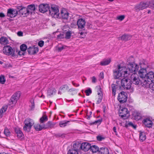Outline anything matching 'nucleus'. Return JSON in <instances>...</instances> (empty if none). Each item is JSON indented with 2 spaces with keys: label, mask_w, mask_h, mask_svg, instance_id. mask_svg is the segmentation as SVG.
<instances>
[{
  "label": "nucleus",
  "mask_w": 154,
  "mask_h": 154,
  "mask_svg": "<svg viewBox=\"0 0 154 154\" xmlns=\"http://www.w3.org/2000/svg\"><path fill=\"white\" fill-rule=\"evenodd\" d=\"M127 64L128 68L122 66L120 64L117 65V68L113 70V75L115 79H119L121 77H126L130 75V72H135L138 70L139 66L134 62L128 61Z\"/></svg>",
  "instance_id": "f257e3e1"
},
{
  "label": "nucleus",
  "mask_w": 154,
  "mask_h": 154,
  "mask_svg": "<svg viewBox=\"0 0 154 154\" xmlns=\"http://www.w3.org/2000/svg\"><path fill=\"white\" fill-rule=\"evenodd\" d=\"M48 12L49 14L52 17L57 18L59 17L60 13L58 7L56 5H51V8H50V9L48 10Z\"/></svg>",
  "instance_id": "f03ea898"
},
{
  "label": "nucleus",
  "mask_w": 154,
  "mask_h": 154,
  "mask_svg": "<svg viewBox=\"0 0 154 154\" xmlns=\"http://www.w3.org/2000/svg\"><path fill=\"white\" fill-rule=\"evenodd\" d=\"M24 122L25 125L23 127L24 130L29 132L32 127L34 124L33 121L30 119L27 118L25 120Z\"/></svg>",
  "instance_id": "7ed1b4c3"
},
{
  "label": "nucleus",
  "mask_w": 154,
  "mask_h": 154,
  "mask_svg": "<svg viewBox=\"0 0 154 154\" xmlns=\"http://www.w3.org/2000/svg\"><path fill=\"white\" fill-rule=\"evenodd\" d=\"M121 80V85L122 87L126 90L129 89L131 86L132 82L130 79L124 77Z\"/></svg>",
  "instance_id": "20e7f679"
},
{
  "label": "nucleus",
  "mask_w": 154,
  "mask_h": 154,
  "mask_svg": "<svg viewBox=\"0 0 154 154\" xmlns=\"http://www.w3.org/2000/svg\"><path fill=\"white\" fill-rule=\"evenodd\" d=\"M137 70L135 72H134V73L131 75L130 80L132 83H133L136 85H139L140 83V79L138 75L135 73L137 72Z\"/></svg>",
  "instance_id": "39448f33"
},
{
  "label": "nucleus",
  "mask_w": 154,
  "mask_h": 154,
  "mask_svg": "<svg viewBox=\"0 0 154 154\" xmlns=\"http://www.w3.org/2000/svg\"><path fill=\"white\" fill-rule=\"evenodd\" d=\"M127 98L128 96L126 92L122 91L119 94L118 100L121 103H124L126 102Z\"/></svg>",
  "instance_id": "423d86ee"
},
{
  "label": "nucleus",
  "mask_w": 154,
  "mask_h": 154,
  "mask_svg": "<svg viewBox=\"0 0 154 154\" xmlns=\"http://www.w3.org/2000/svg\"><path fill=\"white\" fill-rule=\"evenodd\" d=\"M21 93L18 91L16 92L12 96L9 101V105L15 104L17 102V100L18 99L20 96Z\"/></svg>",
  "instance_id": "0eeeda50"
},
{
  "label": "nucleus",
  "mask_w": 154,
  "mask_h": 154,
  "mask_svg": "<svg viewBox=\"0 0 154 154\" xmlns=\"http://www.w3.org/2000/svg\"><path fill=\"white\" fill-rule=\"evenodd\" d=\"M3 53L7 55H14V51L10 46L7 45L3 48Z\"/></svg>",
  "instance_id": "6e6552de"
},
{
  "label": "nucleus",
  "mask_w": 154,
  "mask_h": 154,
  "mask_svg": "<svg viewBox=\"0 0 154 154\" xmlns=\"http://www.w3.org/2000/svg\"><path fill=\"white\" fill-rule=\"evenodd\" d=\"M119 115L124 119H128L129 115V111L126 108H122L119 111Z\"/></svg>",
  "instance_id": "1a4fd4ad"
},
{
  "label": "nucleus",
  "mask_w": 154,
  "mask_h": 154,
  "mask_svg": "<svg viewBox=\"0 0 154 154\" xmlns=\"http://www.w3.org/2000/svg\"><path fill=\"white\" fill-rule=\"evenodd\" d=\"M39 11L42 13H45L48 12L50 9V7L48 4H42L39 6Z\"/></svg>",
  "instance_id": "9d476101"
},
{
  "label": "nucleus",
  "mask_w": 154,
  "mask_h": 154,
  "mask_svg": "<svg viewBox=\"0 0 154 154\" xmlns=\"http://www.w3.org/2000/svg\"><path fill=\"white\" fill-rule=\"evenodd\" d=\"M18 14V11L16 10L10 8L8 10L7 15V16L11 17H15Z\"/></svg>",
  "instance_id": "9b49d317"
},
{
  "label": "nucleus",
  "mask_w": 154,
  "mask_h": 154,
  "mask_svg": "<svg viewBox=\"0 0 154 154\" xmlns=\"http://www.w3.org/2000/svg\"><path fill=\"white\" fill-rule=\"evenodd\" d=\"M77 24L79 29L85 30V22L82 19H79L77 21Z\"/></svg>",
  "instance_id": "f8f14e48"
},
{
  "label": "nucleus",
  "mask_w": 154,
  "mask_h": 154,
  "mask_svg": "<svg viewBox=\"0 0 154 154\" xmlns=\"http://www.w3.org/2000/svg\"><path fill=\"white\" fill-rule=\"evenodd\" d=\"M69 14L65 8L62 9L60 15L62 18L67 20L69 17Z\"/></svg>",
  "instance_id": "ddd939ff"
},
{
  "label": "nucleus",
  "mask_w": 154,
  "mask_h": 154,
  "mask_svg": "<svg viewBox=\"0 0 154 154\" xmlns=\"http://www.w3.org/2000/svg\"><path fill=\"white\" fill-rule=\"evenodd\" d=\"M149 6V5L146 3L141 2L139 4L136 5L135 8L137 10H140L144 9Z\"/></svg>",
  "instance_id": "4468645a"
},
{
  "label": "nucleus",
  "mask_w": 154,
  "mask_h": 154,
  "mask_svg": "<svg viewBox=\"0 0 154 154\" xmlns=\"http://www.w3.org/2000/svg\"><path fill=\"white\" fill-rule=\"evenodd\" d=\"M145 79L147 80V81L151 82L154 81V73L152 71L147 73Z\"/></svg>",
  "instance_id": "2eb2a0df"
},
{
  "label": "nucleus",
  "mask_w": 154,
  "mask_h": 154,
  "mask_svg": "<svg viewBox=\"0 0 154 154\" xmlns=\"http://www.w3.org/2000/svg\"><path fill=\"white\" fill-rule=\"evenodd\" d=\"M90 148L91 144L88 143H83L81 144L80 149L85 151H88Z\"/></svg>",
  "instance_id": "dca6fc26"
},
{
  "label": "nucleus",
  "mask_w": 154,
  "mask_h": 154,
  "mask_svg": "<svg viewBox=\"0 0 154 154\" xmlns=\"http://www.w3.org/2000/svg\"><path fill=\"white\" fill-rule=\"evenodd\" d=\"M147 73L146 69L143 68L140 69L138 72V75L140 79L145 78Z\"/></svg>",
  "instance_id": "f3484780"
},
{
  "label": "nucleus",
  "mask_w": 154,
  "mask_h": 154,
  "mask_svg": "<svg viewBox=\"0 0 154 154\" xmlns=\"http://www.w3.org/2000/svg\"><path fill=\"white\" fill-rule=\"evenodd\" d=\"M38 51L37 47H29L27 49V51L30 54H34L37 53Z\"/></svg>",
  "instance_id": "a211bd4d"
},
{
  "label": "nucleus",
  "mask_w": 154,
  "mask_h": 154,
  "mask_svg": "<svg viewBox=\"0 0 154 154\" xmlns=\"http://www.w3.org/2000/svg\"><path fill=\"white\" fill-rule=\"evenodd\" d=\"M27 8H22L19 10L20 15L27 16L29 14Z\"/></svg>",
  "instance_id": "6ab92c4d"
},
{
  "label": "nucleus",
  "mask_w": 154,
  "mask_h": 154,
  "mask_svg": "<svg viewBox=\"0 0 154 154\" xmlns=\"http://www.w3.org/2000/svg\"><path fill=\"white\" fill-rule=\"evenodd\" d=\"M149 82L147 81V80L145 78L140 79V83L139 85H141L142 87L147 88L149 87Z\"/></svg>",
  "instance_id": "aec40b11"
},
{
  "label": "nucleus",
  "mask_w": 154,
  "mask_h": 154,
  "mask_svg": "<svg viewBox=\"0 0 154 154\" xmlns=\"http://www.w3.org/2000/svg\"><path fill=\"white\" fill-rule=\"evenodd\" d=\"M28 9V11H29L28 12L29 14L30 13L31 14H32L33 13H34V12L35 11V5H31L28 6L27 8Z\"/></svg>",
  "instance_id": "412c9836"
},
{
  "label": "nucleus",
  "mask_w": 154,
  "mask_h": 154,
  "mask_svg": "<svg viewBox=\"0 0 154 154\" xmlns=\"http://www.w3.org/2000/svg\"><path fill=\"white\" fill-rule=\"evenodd\" d=\"M35 129L37 131H41L43 129H45V125L42 124H37L34 126Z\"/></svg>",
  "instance_id": "4be33fe9"
},
{
  "label": "nucleus",
  "mask_w": 154,
  "mask_h": 154,
  "mask_svg": "<svg viewBox=\"0 0 154 154\" xmlns=\"http://www.w3.org/2000/svg\"><path fill=\"white\" fill-rule=\"evenodd\" d=\"M111 61L110 58L104 59L100 62V64L101 66H106L109 64Z\"/></svg>",
  "instance_id": "5701e85b"
},
{
  "label": "nucleus",
  "mask_w": 154,
  "mask_h": 154,
  "mask_svg": "<svg viewBox=\"0 0 154 154\" xmlns=\"http://www.w3.org/2000/svg\"><path fill=\"white\" fill-rule=\"evenodd\" d=\"M98 153V154H108L109 150L106 148L102 147L99 149Z\"/></svg>",
  "instance_id": "b1692460"
},
{
  "label": "nucleus",
  "mask_w": 154,
  "mask_h": 154,
  "mask_svg": "<svg viewBox=\"0 0 154 154\" xmlns=\"http://www.w3.org/2000/svg\"><path fill=\"white\" fill-rule=\"evenodd\" d=\"M56 90L53 88H48L47 91V94L48 96H51L55 94Z\"/></svg>",
  "instance_id": "393cba45"
},
{
  "label": "nucleus",
  "mask_w": 154,
  "mask_h": 154,
  "mask_svg": "<svg viewBox=\"0 0 154 154\" xmlns=\"http://www.w3.org/2000/svg\"><path fill=\"white\" fill-rule=\"evenodd\" d=\"M0 43L1 45H5L8 44V38L4 37H2L0 39Z\"/></svg>",
  "instance_id": "a878e982"
},
{
  "label": "nucleus",
  "mask_w": 154,
  "mask_h": 154,
  "mask_svg": "<svg viewBox=\"0 0 154 154\" xmlns=\"http://www.w3.org/2000/svg\"><path fill=\"white\" fill-rule=\"evenodd\" d=\"M144 123L147 127H151L152 125V122L149 119H146L144 120Z\"/></svg>",
  "instance_id": "bb28decb"
},
{
  "label": "nucleus",
  "mask_w": 154,
  "mask_h": 154,
  "mask_svg": "<svg viewBox=\"0 0 154 154\" xmlns=\"http://www.w3.org/2000/svg\"><path fill=\"white\" fill-rule=\"evenodd\" d=\"M81 144H80L79 143H74L72 146L73 148V149H71V150H74L78 152V149L80 148V146Z\"/></svg>",
  "instance_id": "cd10ccee"
},
{
  "label": "nucleus",
  "mask_w": 154,
  "mask_h": 154,
  "mask_svg": "<svg viewBox=\"0 0 154 154\" xmlns=\"http://www.w3.org/2000/svg\"><path fill=\"white\" fill-rule=\"evenodd\" d=\"M90 149L93 153L96 152L97 151L99 152V148L95 145H93L92 146L91 145V148Z\"/></svg>",
  "instance_id": "c85d7f7f"
},
{
  "label": "nucleus",
  "mask_w": 154,
  "mask_h": 154,
  "mask_svg": "<svg viewBox=\"0 0 154 154\" xmlns=\"http://www.w3.org/2000/svg\"><path fill=\"white\" fill-rule=\"evenodd\" d=\"M55 125V124L53 123L52 122L49 121L45 125V129L49 128H51L53 127Z\"/></svg>",
  "instance_id": "c756f323"
},
{
  "label": "nucleus",
  "mask_w": 154,
  "mask_h": 154,
  "mask_svg": "<svg viewBox=\"0 0 154 154\" xmlns=\"http://www.w3.org/2000/svg\"><path fill=\"white\" fill-rule=\"evenodd\" d=\"M112 88V94L114 96H115L116 94V89L117 88V86L116 84H112L111 85Z\"/></svg>",
  "instance_id": "7c9ffc66"
},
{
  "label": "nucleus",
  "mask_w": 154,
  "mask_h": 154,
  "mask_svg": "<svg viewBox=\"0 0 154 154\" xmlns=\"http://www.w3.org/2000/svg\"><path fill=\"white\" fill-rule=\"evenodd\" d=\"M8 107L7 105H5L0 110V118L2 117V114L6 112Z\"/></svg>",
  "instance_id": "2f4dec72"
},
{
  "label": "nucleus",
  "mask_w": 154,
  "mask_h": 154,
  "mask_svg": "<svg viewBox=\"0 0 154 154\" xmlns=\"http://www.w3.org/2000/svg\"><path fill=\"white\" fill-rule=\"evenodd\" d=\"M140 140V141L143 142L146 139V136L145 134L143 132L140 133L139 135Z\"/></svg>",
  "instance_id": "473e14b6"
},
{
  "label": "nucleus",
  "mask_w": 154,
  "mask_h": 154,
  "mask_svg": "<svg viewBox=\"0 0 154 154\" xmlns=\"http://www.w3.org/2000/svg\"><path fill=\"white\" fill-rule=\"evenodd\" d=\"M69 122V121H61L59 122V125L60 127H64L66 126L68 123Z\"/></svg>",
  "instance_id": "72a5a7b5"
},
{
  "label": "nucleus",
  "mask_w": 154,
  "mask_h": 154,
  "mask_svg": "<svg viewBox=\"0 0 154 154\" xmlns=\"http://www.w3.org/2000/svg\"><path fill=\"white\" fill-rule=\"evenodd\" d=\"M121 39L126 41L129 40L131 38V36L128 35H124L121 37Z\"/></svg>",
  "instance_id": "f704fd0d"
},
{
  "label": "nucleus",
  "mask_w": 154,
  "mask_h": 154,
  "mask_svg": "<svg viewBox=\"0 0 154 154\" xmlns=\"http://www.w3.org/2000/svg\"><path fill=\"white\" fill-rule=\"evenodd\" d=\"M128 126H131L134 129H136V126L134 125L133 123L131 122H126L125 125V127L126 128H127Z\"/></svg>",
  "instance_id": "c9c22d12"
},
{
  "label": "nucleus",
  "mask_w": 154,
  "mask_h": 154,
  "mask_svg": "<svg viewBox=\"0 0 154 154\" xmlns=\"http://www.w3.org/2000/svg\"><path fill=\"white\" fill-rule=\"evenodd\" d=\"M48 120L47 116H43L40 119V122L41 124L43 123L44 122L47 121Z\"/></svg>",
  "instance_id": "e433bc0d"
},
{
  "label": "nucleus",
  "mask_w": 154,
  "mask_h": 154,
  "mask_svg": "<svg viewBox=\"0 0 154 154\" xmlns=\"http://www.w3.org/2000/svg\"><path fill=\"white\" fill-rule=\"evenodd\" d=\"M72 32L70 31H69L65 33V37L67 39L70 38L71 34H72Z\"/></svg>",
  "instance_id": "4c0bfd02"
},
{
  "label": "nucleus",
  "mask_w": 154,
  "mask_h": 154,
  "mask_svg": "<svg viewBox=\"0 0 154 154\" xmlns=\"http://www.w3.org/2000/svg\"><path fill=\"white\" fill-rule=\"evenodd\" d=\"M20 48L21 51H25L27 48V46L26 45L23 44L20 46Z\"/></svg>",
  "instance_id": "58836bf2"
},
{
  "label": "nucleus",
  "mask_w": 154,
  "mask_h": 154,
  "mask_svg": "<svg viewBox=\"0 0 154 154\" xmlns=\"http://www.w3.org/2000/svg\"><path fill=\"white\" fill-rule=\"evenodd\" d=\"M4 134L7 137H8L10 136L11 133L8 128H5L4 130Z\"/></svg>",
  "instance_id": "ea45409f"
},
{
  "label": "nucleus",
  "mask_w": 154,
  "mask_h": 154,
  "mask_svg": "<svg viewBox=\"0 0 154 154\" xmlns=\"http://www.w3.org/2000/svg\"><path fill=\"white\" fill-rule=\"evenodd\" d=\"M149 6L150 8L154 9V0H152L149 3Z\"/></svg>",
  "instance_id": "a19ab883"
},
{
  "label": "nucleus",
  "mask_w": 154,
  "mask_h": 154,
  "mask_svg": "<svg viewBox=\"0 0 154 154\" xmlns=\"http://www.w3.org/2000/svg\"><path fill=\"white\" fill-rule=\"evenodd\" d=\"M69 89V87L67 85H64L61 87L59 90H68Z\"/></svg>",
  "instance_id": "79ce46f5"
},
{
  "label": "nucleus",
  "mask_w": 154,
  "mask_h": 154,
  "mask_svg": "<svg viewBox=\"0 0 154 154\" xmlns=\"http://www.w3.org/2000/svg\"><path fill=\"white\" fill-rule=\"evenodd\" d=\"M5 82V77L2 75L0 76V83L2 84H4Z\"/></svg>",
  "instance_id": "37998d69"
},
{
  "label": "nucleus",
  "mask_w": 154,
  "mask_h": 154,
  "mask_svg": "<svg viewBox=\"0 0 154 154\" xmlns=\"http://www.w3.org/2000/svg\"><path fill=\"white\" fill-rule=\"evenodd\" d=\"M67 154H78V152L74 150H69Z\"/></svg>",
  "instance_id": "c03bdc74"
},
{
  "label": "nucleus",
  "mask_w": 154,
  "mask_h": 154,
  "mask_svg": "<svg viewBox=\"0 0 154 154\" xmlns=\"http://www.w3.org/2000/svg\"><path fill=\"white\" fill-rule=\"evenodd\" d=\"M148 87L152 91V92H154V82L150 83Z\"/></svg>",
  "instance_id": "a18cd8bd"
},
{
  "label": "nucleus",
  "mask_w": 154,
  "mask_h": 154,
  "mask_svg": "<svg viewBox=\"0 0 154 154\" xmlns=\"http://www.w3.org/2000/svg\"><path fill=\"white\" fill-rule=\"evenodd\" d=\"M102 122V119H99L95 121L94 122L92 123L93 124H97V125H100Z\"/></svg>",
  "instance_id": "49530a36"
},
{
  "label": "nucleus",
  "mask_w": 154,
  "mask_h": 154,
  "mask_svg": "<svg viewBox=\"0 0 154 154\" xmlns=\"http://www.w3.org/2000/svg\"><path fill=\"white\" fill-rule=\"evenodd\" d=\"M65 134H61L60 133H58L55 135V136L57 137H64Z\"/></svg>",
  "instance_id": "de8ad7c7"
},
{
  "label": "nucleus",
  "mask_w": 154,
  "mask_h": 154,
  "mask_svg": "<svg viewBox=\"0 0 154 154\" xmlns=\"http://www.w3.org/2000/svg\"><path fill=\"white\" fill-rule=\"evenodd\" d=\"M102 97H103L102 96H99L96 102V104H98L101 102L102 99Z\"/></svg>",
  "instance_id": "09e8293b"
},
{
  "label": "nucleus",
  "mask_w": 154,
  "mask_h": 154,
  "mask_svg": "<svg viewBox=\"0 0 154 154\" xmlns=\"http://www.w3.org/2000/svg\"><path fill=\"white\" fill-rule=\"evenodd\" d=\"M85 93L86 95L87 96H89L90 94L92 93V91L90 88H88V89L85 91Z\"/></svg>",
  "instance_id": "8fccbe9b"
},
{
  "label": "nucleus",
  "mask_w": 154,
  "mask_h": 154,
  "mask_svg": "<svg viewBox=\"0 0 154 154\" xmlns=\"http://www.w3.org/2000/svg\"><path fill=\"white\" fill-rule=\"evenodd\" d=\"M16 51L17 52H18V53L19 55L20 56L23 55L25 54V52L24 51H18L17 50Z\"/></svg>",
  "instance_id": "3c124183"
},
{
  "label": "nucleus",
  "mask_w": 154,
  "mask_h": 154,
  "mask_svg": "<svg viewBox=\"0 0 154 154\" xmlns=\"http://www.w3.org/2000/svg\"><path fill=\"white\" fill-rule=\"evenodd\" d=\"M65 36L63 34H60L57 36V38L58 39H61L64 38Z\"/></svg>",
  "instance_id": "603ef678"
},
{
  "label": "nucleus",
  "mask_w": 154,
  "mask_h": 154,
  "mask_svg": "<svg viewBox=\"0 0 154 154\" xmlns=\"http://www.w3.org/2000/svg\"><path fill=\"white\" fill-rule=\"evenodd\" d=\"M125 16L124 15H121L117 17V19L121 21L123 20Z\"/></svg>",
  "instance_id": "864d4df0"
},
{
  "label": "nucleus",
  "mask_w": 154,
  "mask_h": 154,
  "mask_svg": "<svg viewBox=\"0 0 154 154\" xmlns=\"http://www.w3.org/2000/svg\"><path fill=\"white\" fill-rule=\"evenodd\" d=\"M79 36H82L81 37L83 38L85 36L86 33L85 32H81L79 33Z\"/></svg>",
  "instance_id": "5fc2aeb1"
},
{
  "label": "nucleus",
  "mask_w": 154,
  "mask_h": 154,
  "mask_svg": "<svg viewBox=\"0 0 154 154\" xmlns=\"http://www.w3.org/2000/svg\"><path fill=\"white\" fill-rule=\"evenodd\" d=\"M44 42L42 40L38 42V45L40 47H42L44 44Z\"/></svg>",
  "instance_id": "6e6d98bb"
},
{
  "label": "nucleus",
  "mask_w": 154,
  "mask_h": 154,
  "mask_svg": "<svg viewBox=\"0 0 154 154\" xmlns=\"http://www.w3.org/2000/svg\"><path fill=\"white\" fill-rule=\"evenodd\" d=\"M15 132L17 134V135L20 132H22L20 129L19 128H16L15 129Z\"/></svg>",
  "instance_id": "4d7b16f0"
},
{
  "label": "nucleus",
  "mask_w": 154,
  "mask_h": 154,
  "mask_svg": "<svg viewBox=\"0 0 154 154\" xmlns=\"http://www.w3.org/2000/svg\"><path fill=\"white\" fill-rule=\"evenodd\" d=\"M23 136V134L22 132L19 133L17 135V136L19 138H22Z\"/></svg>",
  "instance_id": "13d9d810"
},
{
  "label": "nucleus",
  "mask_w": 154,
  "mask_h": 154,
  "mask_svg": "<svg viewBox=\"0 0 154 154\" xmlns=\"http://www.w3.org/2000/svg\"><path fill=\"white\" fill-rule=\"evenodd\" d=\"M31 110H33L34 108L35 107V105L34 103V102L33 100L31 101Z\"/></svg>",
  "instance_id": "bf43d9fd"
},
{
  "label": "nucleus",
  "mask_w": 154,
  "mask_h": 154,
  "mask_svg": "<svg viewBox=\"0 0 154 154\" xmlns=\"http://www.w3.org/2000/svg\"><path fill=\"white\" fill-rule=\"evenodd\" d=\"M97 139L99 141H101L102 140L104 139V138L103 137L100 136H98L97 137Z\"/></svg>",
  "instance_id": "052dcab7"
},
{
  "label": "nucleus",
  "mask_w": 154,
  "mask_h": 154,
  "mask_svg": "<svg viewBox=\"0 0 154 154\" xmlns=\"http://www.w3.org/2000/svg\"><path fill=\"white\" fill-rule=\"evenodd\" d=\"M65 46H62L61 47H60L58 48V50L59 51H61L63 49L65 48Z\"/></svg>",
  "instance_id": "680f3d73"
},
{
  "label": "nucleus",
  "mask_w": 154,
  "mask_h": 154,
  "mask_svg": "<svg viewBox=\"0 0 154 154\" xmlns=\"http://www.w3.org/2000/svg\"><path fill=\"white\" fill-rule=\"evenodd\" d=\"M96 78L94 77L93 76L92 78V82L93 83H95L96 81Z\"/></svg>",
  "instance_id": "e2e57ef3"
},
{
  "label": "nucleus",
  "mask_w": 154,
  "mask_h": 154,
  "mask_svg": "<svg viewBox=\"0 0 154 154\" xmlns=\"http://www.w3.org/2000/svg\"><path fill=\"white\" fill-rule=\"evenodd\" d=\"M99 77L102 79L104 78L103 73V72H101L99 75Z\"/></svg>",
  "instance_id": "0e129e2a"
},
{
  "label": "nucleus",
  "mask_w": 154,
  "mask_h": 154,
  "mask_svg": "<svg viewBox=\"0 0 154 154\" xmlns=\"http://www.w3.org/2000/svg\"><path fill=\"white\" fill-rule=\"evenodd\" d=\"M113 131L114 132L116 135H117V133L116 131V127H113Z\"/></svg>",
  "instance_id": "69168bd1"
},
{
  "label": "nucleus",
  "mask_w": 154,
  "mask_h": 154,
  "mask_svg": "<svg viewBox=\"0 0 154 154\" xmlns=\"http://www.w3.org/2000/svg\"><path fill=\"white\" fill-rule=\"evenodd\" d=\"M23 33L21 31L18 32H17V35L19 36H22L23 35Z\"/></svg>",
  "instance_id": "338daca9"
},
{
  "label": "nucleus",
  "mask_w": 154,
  "mask_h": 154,
  "mask_svg": "<svg viewBox=\"0 0 154 154\" xmlns=\"http://www.w3.org/2000/svg\"><path fill=\"white\" fill-rule=\"evenodd\" d=\"M5 17L4 14L2 12L0 13V17Z\"/></svg>",
  "instance_id": "774afa93"
}]
</instances>
